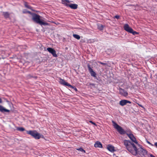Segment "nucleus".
Instances as JSON below:
<instances>
[{"label":"nucleus","instance_id":"cd10ccee","mask_svg":"<svg viewBox=\"0 0 157 157\" xmlns=\"http://www.w3.org/2000/svg\"><path fill=\"white\" fill-rule=\"evenodd\" d=\"M27 11H28V10H24L23 11V13H27V12H26Z\"/></svg>","mask_w":157,"mask_h":157},{"label":"nucleus","instance_id":"9b49d317","mask_svg":"<svg viewBox=\"0 0 157 157\" xmlns=\"http://www.w3.org/2000/svg\"><path fill=\"white\" fill-rule=\"evenodd\" d=\"M66 5L67 6H69L71 8L73 9H76L78 7V5L75 4H68L66 3Z\"/></svg>","mask_w":157,"mask_h":157},{"label":"nucleus","instance_id":"0eeeda50","mask_svg":"<svg viewBox=\"0 0 157 157\" xmlns=\"http://www.w3.org/2000/svg\"><path fill=\"white\" fill-rule=\"evenodd\" d=\"M48 51L52 55L55 57H57V55L56 53V51L55 49L52 48H48L47 49Z\"/></svg>","mask_w":157,"mask_h":157},{"label":"nucleus","instance_id":"4468645a","mask_svg":"<svg viewBox=\"0 0 157 157\" xmlns=\"http://www.w3.org/2000/svg\"><path fill=\"white\" fill-rule=\"evenodd\" d=\"M107 148L109 151L112 152L115 151L114 147L112 145H108L107 146Z\"/></svg>","mask_w":157,"mask_h":157},{"label":"nucleus","instance_id":"39448f33","mask_svg":"<svg viewBox=\"0 0 157 157\" xmlns=\"http://www.w3.org/2000/svg\"><path fill=\"white\" fill-rule=\"evenodd\" d=\"M124 29L127 32L132 34L134 35L139 34V33L135 31L130 27L128 24H125L124 26Z\"/></svg>","mask_w":157,"mask_h":157},{"label":"nucleus","instance_id":"412c9836","mask_svg":"<svg viewBox=\"0 0 157 157\" xmlns=\"http://www.w3.org/2000/svg\"><path fill=\"white\" fill-rule=\"evenodd\" d=\"M103 28V26L102 25H98V29L100 30H102Z\"/></svg>","mask_w":157,"mask_h":157},{"label":"nucleus","instance_id":"bb28decb","mask_svg":"<svg viewBox=\"0 0 157 157\" xmlns=\"http://www.w3.org/2000/svg\"><path fill=\"white\" fill-rule=\"evenodd\" d=\"M90 122L92 124H93L94 125H96V124H95V123L94 122H93L92 121H90Z\"/></svg>","mask_w":157,"mask_h":157},{"label":"nucleus","instance_id":"20e7f679","mask_svg":"<svg viewBox=\"0 0 157 157\" xmlns=\"http://www.w3.org/2000/svg\"><path fill=\"white\" fill-rule=\"evenodd\" d=\"M27 134L30 135L36 139H39L41 137H43L42 135L41 136L40 134L38 133L36 130L27 131Z\"/></svg>","mask_w":157,"mask_h":157},{"label":"nucleus","instance_id":"c9c22d12","mask_svg":"<svg viewBox=\"0 0 157 157\" xmlns=\"http://www.w3.org/2000/svg\"><path fill=\"white\" fill-rule=\"evenodd\" d=\"M139 105L140 106H141V107H143V106H142V105Z\"/></svg>","mask_w":157,"mask_h":157},{"label":"nucleus","instance_id":"f257e3e1","mask_svg":"<svg viewBox=\"0 0 157 157\" xmlns=\"http://www.w3.org/2000/svg\"><path fill=\"white\" fill-rule=\"evenodd\" d=\"M124 143L127 149L134 155H136L138 153L140 155L145 156L147 153V150L141 147L137 149L135 144L129 140H124Z\"/></svg>","mask_w":157,"mask_h":157},{"label":"nucleus","instance_id":"f3484780","mask_svg":"<svg viewBox=\"0 0 157 157\" xmlns=\"http://www.w3.org/2000/svg\"><path fill=\"white\" fill-rule=\"evenodd\" d=\"M24 5L25 7L28 9L31 10L33 11L34 10L32 9V7L31 6H29L27 4V2H24Z\"/></svg>","mask_w":157,"mask_h":157},{"label":"nucleus","instance_id":"a878e982","mask_svg":"<svg viewBox=\"0 0 157 157\" xmlns=\"http://www.w3.org/2000/svg\"><path fill=\"white\" fill-rule=\"evenodd\" d=\"M146 142L148 144L150 145H153L147 139H146Z\"/></svg>","mask_w":157,"mask_h":157},{"label":"nucleus","instance_id":"c85d7f7f","mask_svg":"<svg viewBox=\"0 0 157 157\" xmlns=\"http://www.w3.org/2000/svg\"><path fill=\"white\" fill-rule=\"evenodd\" d=\"M28 77L29 78L33 77V76H32L30 75H28Z\"/></svg>","mask_w":157,"mask_h":157},{"label":"nucleus","instance_id":"b1692460","mask_svg":"<svg viewBox=\"0 0 157 157\" xmlns=\"http://www.w3.org/2000/svg\"><path fill=\"white\" fill-rule=\"evenodd\" d=\"M26 12H27V13H29L31 14L32 15V17H33V14H35V13H32L30 11H27Z\"/></svg>","mask_w":157,"mask_h":157},{"label":"nucleus","instance_id":"aec40b11","mask_svg":"<svg viewBox=\"0 0 157 157\" xmlns=\"http://www.w3.org/2000/svg\"><path fill=\"white\" fill-rule=\"evenodd\" d=\"M76 149L77 150L80 151H81L83 152L84 153H86V151L82 147H81L79 148H77Z\"/></svg>","mask_w":157,"mask_h":157},{"label":"nucleus","instance_id":"f704fd0d","mask_svg":"<svg viewBox=\"0 0 157 157\" xmlns=\"http://www.w3.org/2000/svg\"><path fill=\"white\" fill-rule=\"evenodd\" d=\"M33 78H37V76H34V77H33Z\"/></svg>","mask_w":157,"mask_h":157},{"label":"nucleus","instance_id":"2f4dec72","mask_svg":"<svg viewBox=\"0 0 157 157\" xmlns=\"http://www.w3.org/2000/svg\"><path fill=\"white\" fill-rule=\"evenodd\" d=\"M150 157H155V156H154L152 154H150Z\"/></svg>","mask_w":157,"mask_h":157},{"label":"nucleus","instance_id":"72a5a7b5","mask_svg":"<svg viewBox=\"0 0 157 157\" xmlns=\"http://www.w3.org/2000/svg\"><path fill=\"white\" fill-rule=\"evenodd\" d=\"M2 100L1 98H0V103H2Z\"/></svg>","mask_w":157,"mask_h":157},{"label":"nucleus","instance_id":"423d86ee","mask_svg":"<svg viewBox=\"0 0 157 157\" xmlns=\"http://www.w3.org/2000/svg\"><path fill=\"white\" fill-rule=\"evenodd\" d=\"M87 67L91 75L95 78H97L96 73L93 71V69L90 67V65L89 64H88L87 65Z\"/></svg>","mask_w":157,"mask_h":157},{"label":"nucleus","instance_id":"5701e85b","mask_svg":"<svg viewBox=\"0 0 157 157\" xmlns=\"http://www.w3.org/2000/svg\"><path fill=\"white\" fill-rule=\"evenodd\" d=\"M98 63L101 64H102L104 65H106L107 66H108V64L107 63H103L102 62H98Z\"/></svg>","mask_w":157,"mask_h":157},{"label":"nucleus","instance_id":"4be33fe9","mask_svg":"<svg viewBox=\"0 0 157 157\" xmlns=\"http://www.w3.org/2000/svg\"><path fill=\"white\" fill-rule=\"evenodd\" d=\"M69 87H70L73 88V89H74L75 90V91H77V89L75 86H73L71 85V86H69Z\"/></svg>","mask_w":157,"mask_h":157},{"label":"nucleus","instance_id":"2eb2a0df","mask_svg":"<svg viewBox=\"0 0 157 157\" xmlns=\"http://www.w3.org/2000/svg\"><path fill=\"white\" fill-rule=\"evenodd\" d=\"M94 147H100V148H102V144L99 141H97L95 144Z\"/></svg>","mask_w":157,"mask_h":157},{"label":"nucleus","instance_id":"f8f14e48","mask_svg":"<svg viewBox=\"0 0 157 157\" xmlns=\"http://www.w3.org/2000/svg\"><path fill=\"white\" fill-rule=\"evenodd\" d=\"M0 112L2 113H4L5 112H9L10 110L5 108L2 106L0 105Z\"/></svg>","mask_w":157,"mask_h":157},{"label":"nucleus","instance_id":"1a4fd4ad","mask_svg":"<svg viewBox=\"0 0 157 157\" xmlns=\"http://www.w3.org/2000/svg\"><path fill=\"white\" fill-rule=\"evenodd\" d=\"M129 137L132 141V143H133V142H134L135 144H138V143L137 141L136 138L134 137V136L132 134L131 135H130L129 136ZM130 141L131 142H132L131 141Z\"/></svg>","mask_w":157,"mask_h":157},{"label":"nucleus","instance_id":"4c0bfd02","mask_svg":"<svg viewBox=\"0 0 157 157\" xmlns=\"http://www.w3.org/2000/svg\"><path fill=\"white\" fill-rule=\"evenodd\" d=\"M65 49H67V48H66Z\"/></svg>","mask_w":157,"mask_h":157},{"label":"nucleus","instance_id":"e433bc0d","mask_svg":"<svg viewBox=\"0 0 157 157\" xmlns=\"http://www.w3.org/2000/svg\"><path fill=\"white\" fill-rule=\"evenodd\" d=\"M130 6H134V5H130Z\"/></svg>","mask_w":157,"mask_h":157},{"label":"nucleus","instance_id":"9d476101","mask_svg":"<svg viewBox=\"0 0 157 157\" xmlns=\"http://www.w3.org/2000/svg\"><path fill=\"white\" fill-rule=\"evenodd\" d=\"M131 103V102L128 100H121L119 102V104L121 106H124L126 105L127 103Z\"/></svg>","mask_w":157,"mask_h":157},{"label":"nucleus","instance_id":"7c9ffc66","mask_svg":"<svg viewBox=\"0 0 157 157\" xmlns=\"http://www.w3.org/2000/svg\"><path fill=\"white\" fill-rule=\"evenodd\" d=\"M90 85H91L93 86H94L95 85V84L94 83H90Z\"/></svg>","mask_w":157,"mask_h":157},{"label":"nucleus","instance_id":"dca6fc26","mask_svg":"<svg viewBox=\"0 0 157 157\" xmlns=\"http://www.w3.org/2000/svg\"><path fill=\"white\" fill-rule=\"evenodd\" d=\"M3 15L5 18H8L10 17V14L8 12H3Z\"/></svg>","mask_w":157,"mask_h":157},{"label":"nucleus","instance_id":"a211bd4d","mask_svg":"<svg viewBox=\"0 0 157 157\" xmlns=\"http://www.w3.org/2000/svg\"><path fill=\"white\" fill-rule=\"evenodd\" d=\"M17 130L21 132H23L25 130V128L22 127H17Z\"/></svg>","mask_w":157,"mask_h":157},{"label":"nucleus","instance_id":"473e14b6","mask_svg":"<svg viewBox=\"0 0 157 157\" xmlns=\"http://www.w3.org/2000/svg\"><path fill=\"white\" fill-rule=\"evenodd\" d=\"M66 2L68 3L70 2V1H69V0H66Z\"/></svg>","mask_w":157,"mask_h":157},{"label":"nucleus","instance_id":"c756f323","mask_svg":"<svg viewBox=\"0 0 157 157\" xmlns=\"http://www.w3.org/2000/svg\"><path fill=\"white\" fill-rule=\"evenodd\" d=\"M154 145L157 148V142L155 143Z\"/></svg>","mask_w":157,"mask_h":157},{"label":"nucleus","instance_id":"393cba45","mask_svg":"<svg viewBox=\"0 0 157 157\" xmlns=\"http://www.w3.org/2000/svg\"><path fill=\"white\" fill-rule=\"evenodd\" d=\"M120 16L118 15H116L114 17V18H116L117 19H118L120 18Z\"/></svg>","mask_w":157,"mask_h":157},{"label":"nucleus","instance_id":"6ab92c4d","mask_svg":"<svg viewBox=\"0 0 157 157\" xmlns=\"http://www.w3.org/2000/svg\"><path fill=\"white\" fill-rule=\"evenodd\" d=\"M73 36L74 38L77 39V40H79L80 39V36L79 35L77 34H73Z\"/></svg>","mask_w":157,"mask_h":157},{"label":"nucleus","instance_id":"ddd939ff","mask_svg":"<svg viewBox=\"0 0 157 157\" xmlns=\"http://www.w3.org/2000/svg\"><path fill=\"white\" fill-rule=\"evenodd\" d=\"M60 82L61 84H63L65 86H71V85L66 82L64 79L61 78L60 79Z\"/></svg>","mask_w":157,"mask_h":157},{"label":"nucleus","instance_id":"58836bf2","mask_svg":"<svg viewBox=\"0 0 157 157\" xmlns=\"http://www.w3.org/2000/svg\"><path fill=\"white\" fill-rule=\"evenodd\" d=\"M64 1L66 2V0H63V1Z\"/></svg>","mask_w":157,"mask_h":157},{"label":"nucleus","instance_id":"f03ea898","mask_svg":"<svg viewBox=\"0 0 157 157\" xmlns=\"http://www.w3.org/2000/svg\"><path fill=\"white\" fill-rule=\"evenodd\" d=\"M33 17L32 20L33 21L41 25H48V23L44 21V20L41 19L42 17L40 15L36 13L33 14Z\"/></svg>","mask_w":157,"mask_h":157},{"label":"nucleus","instance_id":"7ed1b4c3","mask_svg":"<svg viewBox=\"0 0 157 157\" xmlns=\"http://www.w3.org/2000/svg\"><path fill=\"white\" fill-rule=\"evenodd\" d=\"M112 122L113 124V126L114 128L117 130V132L121 135H123L126 134L129 137L130 135L132 134H128L126 133L125 131L122 128V127L118 125L113 121H112Z\"/></svg>","mask_w":157,"mask_h":157},{"label":"nucleus","instance_id":"6e6552de","mask_svg":"<svg viewBox=\"0 0 157 157\" xmlns=\"http://www.w3.org/2000/svg\"><path fill=\"white\" fill-rule=\"evenodd\" d=\"M119 93L120 94L124 97H126L128 95V92L124 89L120 88L119 89Z\"/></svg>","mask_w":157,"mask_h":157}]
</instances>
